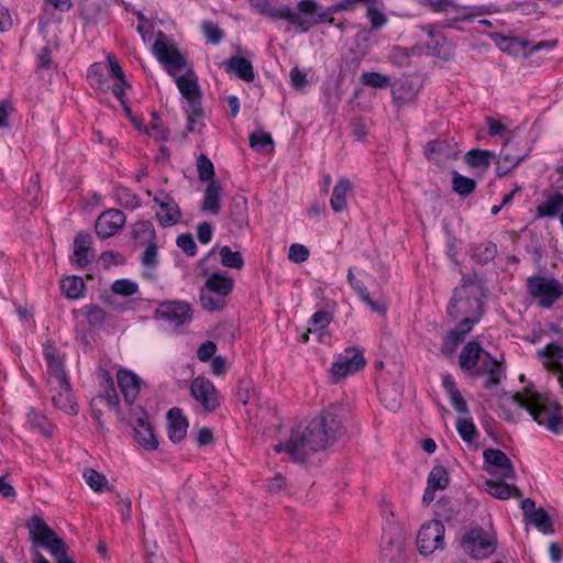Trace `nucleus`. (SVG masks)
<instances>
[{"mask_svg":"<svg viewBox=\"0 0 563 563\" xmlns=\"http://www.w3.org/2000/svg\"><path fill=\"white\" fill-rule=\"evenodd\" d=\"M420 2L434 12H448L454 8L452 0H420Z\"/></svg>","mask_w":563,"mask_h":563,"instance_id":"64","label":"nucleus"},{"mask_svg":"<svg viewBox=\"0 0 563 563\" xmlns=\"http://www.w3.org/2000/svg\"><path fill=\"white\" fill-rule=\"evenodd\" d=\"M223 67L228 73L235 74L239 78L246 82L254 80V69L252 63L242 56H232L223 62Z\"/></svg>","mask_w":563,"mask_h":563,"instance_id":"27","label":"nucleus"},{"mask_svg":"<svg viewBox=\"0 0 563 563\" xmlns=\"http://www.w3.org/2000/svg\"><path fill=\"white\" fill-rule=\"evenodd\" d=\"M529 522L533 523L543 533H553V523L550 516L543 508H539L529 518Z\"/></svg>","mask_w":563,"mask_h":563,"instance_id":"47","label":"nucleus"},{"mask_svg":"<svg viewBox=\"0 0 563 563\" xmlns=\"http://www.w3.org/2000/svg\"><path fill=\"white\" fill-rule=\"evenodd\" d=\"M352 188V183L347 178H341L333 187L330 206L334 212H341L347 208L346 196Z\"/></svg>","mask_w":563,"mask_h":563,"instance_id":"31","label":"nucleus"},{"mask_svg":"<svg viewBox=\"0 0 563 563\" xmlns=\"http://www.w3.org/2000/svg\"><path fill=\"white\" fill-rule=\"evenodd\" d=\"M495 155L493 152L479 148H473L468 151L465 155V162L468 166L475 167H485L487 168L490 164V158Z\"/></svg>","mask_w":563,"mask_h":563,"instance_id":"41","label":"nucleus"},{"mask_svg":"<svg viewBox=\"0 0 563 563\" xmlns=\"http://www.w3.org/2000/svg\"><path fill=\"white\" fill-rule=\"evenodd\" d=\"M252 5L264 15L284 19L297 26L300 32H308L311 23L300 13L294 12L288 5L273 7L267 0H250Z\"/></svg>","mask_w":563,"mask_h":563,"instance_id":"11","label":"nucleus"},{"mask_svg":"<svg viewBox=\"0 0 563 563\" xmlns=\"http://www.w3.org/2000/svg\"><path fill=\"white\" fill-rule=\"evenodd\" d=\"M167 419L169 439L175 443L184 440L187 434L188 421L183 416L181 410L179 408H172L167 412Z\"/></svg>","mask_w":563,"mask_h":563,"instance_id":"25","label":"nucleus"},{"mask_svg":"<svg viewBox=\"0 0 563 563\" xmlns=\"http://www.w3.org/2000/svg\"><path fill=\"white\" fill-rule=\"evenodd\" d=\"M106 70L107 66L101 63H96L90 66L88 78L92 87H97L101 90H106L108 88L106 85L107 80L104 79Z\"/></svg>","mask_w":563,"mask_h":563,"instance_id":"50","label":"nucleus"},{"mask_svg":"<svg viewBox=\"0 0 563 563\" xmlns=\"http://www.w3.org/2000/svg\"><path fill=\"white\" fill-rule=\"evenodd\" d=\"M444 526L441 520L434 519L424 522L417 534V548L421 554L428 555L441 548L444 539Z\"/></svg>","mask_w":563,"mask_h":563,"instance_id":"9","label":"nucleus"},{"mask_svg":"<svg viewBox=\"0 0 563 563\" xmlns=\"http://www.w3.org/2000/svg\"><path fill=\"white\" fill-rule=\"evenodd\" d=\"M483 457L486 463L496 466L500 471L503 478L514 479L516 477L512 463L503 451L497 449H486L483 453Z\"/></svg>","mask_w":563,"mask_h":563,"instance_id":"21","label":"nucleus"},{"mask_svg":"<svg viewBox=\"0 0 563 563\" xmlns=\"http://www.w3.org/2000/svg\"><path fill=\"white\" fill-rule=\"evenodd\" d=\"M111 290L117 295L128 297L135 295L139 291V286L130 279H118L112 284Z\"/></svg>","mask_w":563,"mask_h":563,"instance_id":"55","label":"nucleus"},{"mask_svg":"<svg viewBox=\"0 0 563 563\" xmlns=\"http://www.w3.org/2000/svg\"><path fill=\"white\" fill-rule=\"evenodd\" d=\"M420 53L421 48L418 46L410 48L395 46L391 49L390 60L399 67H407L410 64V57L413 55H419Z\"/></svg>","mask_w":563,"mask_h":563,"instance_id":"42","label":"nucleus"},{"mask_svg":"<svg viewBox=\"0 0 563 563\" xmlns=\"http://www.w3.org/2000/svg\"><path fill=\"white\" fill-rule=\"evenodd\" d=\"M450 483L449 474L443 466H434L428 476V486L434 489H445Z\"/></svg>","mask_w":563,"mask_h":563,"instance_id":"46","label":"nucleus"},{"mask_svg":"<svg viewBox=\"0 0 563 563\" xmlns=\"http://www.w3.org/2000/svg\"><path fill=\"white\" fill-rule=\"evenodd\" d=\"M86 318L90 325L100 327L106 320V312L102 308L91 305L86 308Z\"/></svg>","mask_w":563,"mask_h":563,"instance_id":"57","label":"nucleus"},{"mask_svg":"<svg viewBox=\"0 0 563 563\" xmlns=\"http://www.w3.org/2000/svg\"><path fill=\"white\" fill-rule=\"evenodd\" d=\"M471 327H463L457 323L454 329H451L443 339L440 352L445 357H451L456 347L465 340L466 335L472 331Z\"/></svg>","mask_w":563,"mask_h":563,"instance_id":"26","label":"nucleus"},{"mask_svg":"<svg viewBox=\"0 0 563 563\" xmlns=\"http://www.w3.org/2000/svg\"><path fill=\"white\" fill-rule=\"evenodd\" d=\"M26 527L36 545L47 549L56 558V563H75L67 556V545L56 532L38 516H32Z\"/></svg>","mask_w":563,"mask_h":563,"instance_id":"5","label":"nucleus"},{"mask_svg":"<svg viewBox=\"0 0 563 563\" xmlns=\"http://www.w3.org/2000/svg\"><path fill=\"white\" fill-rule=\"evenodd\" d=\"M82 475L87 485L93 492L101 493L104 489H108L107 477L103 474L97 472L96 470L89 467L85 468Z\"/></svg>","mask_w":563,"mask_h":563,"instance_id":"45","label":"nucleus"},{"mask_svg":"<svg viewBox=\"0 0 563 563\" xmlns=\"http://www.w3.org/2000/svg\"><path fill=\"white\" fill-rule=\"evenodd\" d=\"M380 558L384 563H402L405 560L404 537L393 525L384 531L382 537Z\"/></svg>","mask_w":563,"mask_h":563,"instance_id":"12","label":"nucleus"},{"mask_svg":"<svg viewBox=\"0 0 563 563\" xmlns=\"http://www.w3.org/2000/svg\"><path fill=\"white\" fill-rule=\"evenodd\" d=\"M99 376L101 378V387L103 389L102 394L93 397L90 401V408L93 419L98 422L100 429L103 428V422L101 420L102 410L101 407L103 404L110 409H114L118 411L119 406V397L114 389L113 380L108 371L101 369L99 372Z\"/></svg>","mask_w":563,"mask_h":563,"instance_id":"8","label":"nucleus"},{"mask_svg":"<svg viewBox=\"0 0 563 563\" xmlns=\"http://www.w3.org/2000/svg\"><path fill=\"white\" fill-rule=\"evenodd\" d=\"M361 82L373 88H385L390 85V78L377 71H365L361 75Z\"/></svg>","mask_w":563,"mask_h":563,"instance_id":"49","label":"nucleus"},{"mask_svg":"<svg viewBox=\"0 0 563 563\" xmlns=\"http://www.w3.org/2000/svg\"><path fill=\"white\" fill-rule=\"evenodd\" d=\"M527 291L542 308H551L563 295V285L555 278L530 276L527 279Z\"/></svg>","mask_w":563,"mask_h":563,"instance_id":"6","label":"nucleus"},{"mask_svg":"<svg viewBox=\"0 0 563 563\" xmlns=\"http://www.w3.org/2000/svg\"><path fill=\"white\" fill-rule=\"evenodd\" d=\"M514 401L529 411L533 420L540 426H545L551 432L559 434L563 431V416L561 406L551 402L531 387H526L521 393L512 396Z\"/></svg>","mask_w":563,"mask_h":563,"instance_id":"4","label":"nucleus"},{"mask_svg":"<svg viewBox=\"0 0 563 563\" xmlns=\"http://www.w3.org/2000/svg\"><path fill=\"white\" fill-rule=\"evenodd\" d=\"M497 254V246L493 242H484L472 249V257L482 264L493 261Z\"/></svg>","mask_w":563,"mask_h":563,"instance_id":"44","label":"nucleus"},{"mask_svg":"<svg viewBox=\"0 0 563 563\" xmlns=\"http://www.w3.org/2000/svg\"><path fill=\"white\" fill-rule=\"evenodd\" d=\"M197 170L200 181L211 183L214 179V168L212 162L205 154H200L197 158Z\"/></svg>","mask_w":563,"mask_h":563,"instance_id":"51","label":"nucleus"},{"mask_svg":"<svg viewBox=\"0 0 563 563\" xmlns=\"http://www.w3.org/2000/svg\"><path fill=\"white\" fill-rule=\"evenodd\" d=\"M504 372L505 367L499 361L493 357L489 353H484V357L482 358L479 366L471 373V376H485L484 387L486 389H493L499 385Z\"/></svg>","mask_w":563,"mask_h":563,"instance_id":"16","label":"nucleus"},{"mask_svg":"<svg viewBox=\"0 0 563 563\" xmlns=\"http://www.w3.org/2000/svg\"><path fill=\"white\" fill-rule=\"evenodd\" d=\"M190 391L206 411L211 412L219 407L217 389L209 379L201 376L196 377L191 383Z\"/></svg>","mask_w":563,"mask_h":563,"instance_id":"15","label":"nucleus"},{"mask_svg":"<svg viewBox=\"0 0 563 563\" xmlns=\"http://www.w3.org/2000/svg\"><path fill=\"white\" fill-rule=\"evenodd\" d=\"M497 45L504 52L517 54L520 49L526 48L529 45V42L517 37L500 36V41L497 42Z\"/></svg>","mask_w":563,"mask_h":563,"instance_id":"53","label":"nucleus"},{"mask_svg":"<svg viewBox=\"0 0 563 563\" xmlns=\"http://www.w3.org/2000/svg\"><path fill=\"white\" fill-rule=\"evenodd\" d=\"M485 486L488 494L501 500L508 499L511 495L516 498H520L522 496L517 486L508 485L503 481L489 479L485 482Z\"/></svg>","mask_w":563,"mask_h":563,"instance_id":"35","label":"nucleus"},{"mask_svg":"<svg viewBox=\"0 0 563 563\" xmlns=\"http://www.w3.org/2000/svg\"><path fill=\"white\" fill-rule=\"evenodd\" d=\"M563 210V192L551 195L544 202L537 206V216L553 218Z\"/></svg>","mask_w":563,"mask_h":563,"instance_id":"37","label":"nucleus"},{"mask_svg":"<svg viewBox=\"0 0 563 563\" xmlns=\"http://www.w3.org/2000/svg\"><path fill=\"white\" fill-rule=\"evenodd\" d=\"M360 298L363 302H365L374 312L379 314H385L387 310V302L385 300L374 301L371 299L368 290H365Z\"/></svg>","mask_w":563,"mask_h":563,"instance_id":"63","label":"nucleus"},{"mask_svg":"<svg viewBox=\"0 0 563 563\" xmlns=\"http://www.w3.org/2000/svg\"><path fill=\"white\" fill-rule=\"evenodd\" d=\"M537 354L542 360L547 371L556 374V376L563 373V346L558 343H549L539 350Z\"/></svg>","mask_w":563,"mask_h":563,"instance_id":"20","label":"nucleus"},{"mask_svg":"<svg viewBox=\"0 0 563 563\" xmlns=\"http://www.w3.org/2000/svg\"><path fill=\"white\" fill-rule=\"evenodd\" d=\"M366 15L369 19L372 29H374V30L380 29L387 22L386 15L383 12H380L378 9H376L375 7H369L367 9Z\"/></svg>","mask_w":563,"mask_h":563,"instance_id":"62","label":"nucleus"},{"mask_svg":"<svg viewBox=\"0 0 563 563\" xmlns=\"http://www.w3.org/2000/svg\"><path fill=\"white\" fill-rule=\"evenodd\" d=\"M320 7L318 5L316 0H300L298 2V12L301 16H313L317 15L318 18L313 21L306 18L310 23L311 26L318 23L323 22H330L332 23L334 21V18L332 16L333 13L329 12V9L325 12H319Z\"/></svg>","mask_w":563,"mask_h":563,"instance_id":"30","label":"nucleus"},{"mask_svg":"<svg viewBox=\"0 0 563 563\" xmlns=\"http://www.w3.org/2000/svg\"><path fill=\"white\" fill-rule=\"evenodd\" d=\"M44 357L47 362L46 386L47 390L68 387V376L64 368V361L58 355L56 347L49 341L44 345Z\"/></svg>","mask_w":563,"mask_h":563,"instance_id":"7","label":"nucleus"},{"mask_svg":"<svg viewBox=\"0 0 563 563\" xmlns=\"http://www.w3.org/2000/svg\"><path fill=\"white\" fill-rule=\"evenodd\" d=\"M177 246L189 256H194L197 253V245L191 234H181L177 238Z\"/></svg>","mask_w":563,"mask_h":563,"instance_id":"60","label":"nucleus"},{"mask_svg":"<svg viewBox=\"0 0 563 563\" xmlns=\"http://www.w3.org/2000/svg\"><path fill=\"white\" fill-rule=\"evenodd\" d=\"M130 422L134 430V440L140 445L147 450L157 449L158 440L148 422L146 412L141 407L132 410Z\"/></svg>","mask_w":563,"mask_h":563,"instance_id":"13","label":"nucleus"},{"mask_svg":"<svg viewBox=\"0 0 563 563\" xmlns=\"http://www.w3.org/2000/svg\"><path fill=\"white\" fill-rule=\"evenodd\" d=\"M464 552L474 559H485L495 551V542L483 528L466 532L461 543Z\"/></svg>","mask_w":563,"mask_h":563,"instance_id":"10","label":"nucleus"},{"mask_svg":"<svg viewBox=\"0 0 563 563\" xmlns=\"http://www.w3.org/2000/svg\"><path fill=\"white\" fill-rule=\"evenodd\" d=\"M427 48L429 54L443 60H450L453 58V47L442 34L435 35V38L432 41H428Z\"/></svg>","mask_w":563,"mask_h":563,"instance_id":"38","label":"nucleus"},{"mask_svg":"<svg viewBox=\"0 0 563 563\" xmlns=\"http://www.w3.org/2000/svg\"><path fill=\"white\" fill-rule=\"evenodd\" d=\"M250 146L253 150L269 154L274 151V141L269 133L260 131L250 135Z\"/></svg>","mask_w":563,"mask_h":563,"instance_id":"43","label":"nucleus"},{"mask_svg":"<svg viewBox=\"0 0 563 563\" xmlns=\"http://www.w3.org/2000/svg\"><path fill=\"white\" fill-rule=\"evenodd\" d=\"M456 429L465 442H472L477 433L475 424L471 419L460 418L456 421Z\"/></svg>","mask_w":563,"mask_h":563,"instance_id":"54","label":"nucleus"},{"mask_svg":"<svg viewBox=\"0 0 563 563\" xmlns=\"http://www.w3.org/2000/svg\"><path fill=\"white\" fill-rule=\"evenodd\" d=\"M152 51L167 73L176 79L177 87L189 106H201V95L194 71L188 69L185 76L176 75V71L187 66V60L178 48L173 44H168L165 35L159 33L152 46Z\"/></svg>","mask_w":563,"mask_h":563,"instance_id":"2","label":"nucleus"},{"mask_svg":"<svg viewBox=\"0 0 563 563\" xmlns=\"http://www.w3.org/2000/svg\"><path fill=\"white\" fill-rule=\"evenodd\" d=\"M221 256V264L229 268L241 269L244 265V260L240 252H232L229 246H222L219 251Z\"/></svg>","mask_w":563,"mask_h":563,"instance_id":"48","label":"nucleus"},{"mask_svg":"<svg viewBox=\"0 0 563 563\" xmlns=\"http://www.w3.org/2000/svg\"><path fill=\"white\" fill-rule=\"evenodd\" d=\"M309 250L302 244H291L288 251V258L294 263H302L308 260Z\"/></svg>","mask_w":563,"mask_h":563,"instance_id":"59","label":"nucleus"},{"mask_svg":"<svg viewBox=\"0 0 563 563\" xmlns=\"http://www.w3.org/2000/svg\"><path fill=\"white\" fill-rule=\"evenodd\" d=\"M154 202L159 207V210L156 211V217L163 227H172L179 221L181 216L180 208L170 195L159 192L154 198Z\"/></svg>","mask_w":563,"mask_h":563,"instance_id":"19","label":"nucleus"},{"mask_svg":"<svg viewBox=\"0 0 563 563\" xmlns=\"http://www.w3.org/2000/svg\"><path fill=\"white\" fill-rule=\"evenodd\" d=\"M217 344L212 341L203 342L197 350V357L201 362H208L214 357Z\"/></svg>","mask_w":563,"mask_h":563,"instance_id":"61","label":"nucleus"},{"mask_svg":"<svg viewBox=\"0 0 563 563\" xmlns=\"http://www.w3.org/2000/svg\"><path fill=\"white\" fill-rule=\"evenodd\" d=\"M91 235L79 232L74 240V258L79 267H86L92 260Z\"/></svg>","mask_w":563,"mask_h":563,"instance_id":"29","label":"nucleus"},{"mask_svg":"<svg viewBox=\"0 0 563 563\" xmlns=\"http://www.w3.org/2000/svg\"><path fill=\"white\" fill-rule=\"evenodd\" d=\"M155 313L158 318L177 324H184L191 319L190 306L185 301L162 302Z\"/></svg>","mask_w":563,"mask_h":563,"instance_id":"18","label":"nucleus"},{"mask_svg":"<svg viewBox=\"0 0 563 563\" xmlns=\"http://www.w3.org/2000/svg\"><path fill=\"white\" fill-rule=\"evenodd\" d=\"M125 216L118 209L103 211L96 221V233L101 239L114 235L125 223Z\"/></svg>","mask_w":563,"mask_h":563,"instance_id":"17","label":"nucleus"},{"mask_svg":"<svg viewBox=\"0 0 563 563\" xmlns=\"http://www.w3.org/2000/svg\"><path fill=\"white\" fill-rule=\"evenodd\" d=\"M117 380L125 402L132 405L140 394V378L132 372L119 371Z\"/></svg>","mask_w":563,"mask_h":563,"instance_id":"22","label":"nucleus"},{"mask_svg":"<svg viewBox=\"0 0 563 563\" xmlns=\"http://www.w3.org/2000/svg\"><path fill=\"white\" fill-rule=\"evenodd\" d=\"M27 423L34 428L38 429V431L46 438L51 437V431L45 428L46 417L42 413L31 409L26 415Z\"/></svg>","mask_w":563,"mask_h":563,"instance_id":"56","label":"nucleus"},{"mask_svg":"<svg viewBox=\"0 0 563 563\" xmlns=\"http://www.w3.org/2000/svg\"><path fill=\"white\" fill-rule=\"evenodd\" d=\"M200 302L203 309L208 311L221 310L225 300L222 297H219L212 292L206 294V289H200Z\"/></svg>","mask_w":563,"mask_h":563,"instance_id":"52","label":"nucleus"},{"mask_svg":"<svg viewBox=\"0 0 563 563\" xmlns=\"http://www.w3.org/2000/svg\"><path fill=\"white\" fill-rule=\"evenodd\" d=\"M523 158L521 154H512L509 150V143L507 142L500 153L498 155L496 162V175L498 177L506 176L510 170H512Z\"/></svg>","mask_w":563,"mask_h":563,"instance_id":"32","label":"nucleus"},{"mask_svg":"<svg viewBox=\"0 0 563 563\" xmlns=\"http://www.w3.org/2000/svg\"><path fill=\"white\" fill-rule=\"evenodd\" d=\"M486 353L479 343L471 341L463 346L459 356V365L465 372H473Z\"/></svg>","mask_w":563,"mask_h":563,"instance_id":"23","label":"nucleus"},{"mask_svg":"<svg viewBox=\"0 0 563 563\" xmlns=\"http://www.w3.org/2000/svg\"><path fill=\"white\" fill-rule=\"evenodd\" d=\"M48 393L51 394V400L55 408L71 416H76L78 413V405L73 396L69 382L67 389L57 388L55 390H48Z\"/></svg>","mask_w":563,"mask_h":563,"instance_id":"24","label":"nucleus"},{"mask_svg":"<svg viewBox=\"0 0 563 563\" xmlns=\"http://www.w3.org/2000/svg\"><path fill=\"white\" fill-rule=\"evenodd\" d=\"M233 285V279L228 277L227 274L212 273L207 278L202 288L206 289V294L212 292L224 299L231 294Z\"/></svg>","mask_w":563,"mask_h":563,"instance_id":"28","label":"nucleus"},{"mask_svg":"<svg viewBox=\"0 0 563 563\" xmlns=\"http://www.w3.org/2000/svg\"><path fill=\"white\" fill-rule=\"evenodd\" d=\"M229 217L238 230L247 225V200L245 197L238 196L232 199Z\"/></svg>","mask_w":563,"mask_h":563,"instance_id":"34","label":"nucleus"},{"mask_svg":"<svg viewBox=\"0 0 563 563\" xmlns=\"http://www.w3.org/2000/svg\"><path fill=\"white\" fill-rule=\"evenodd\" d=\"M482 296V289L477 283L463 282L454 289L448 307L449 317L463 327L473 328L483 314Z\"/></svg>","mask_w":563,"mask_h":563,"instance_id":"3","label":"nucleus"},{"mask_svg":"<svg viewBox=\"0 0 563 563\" xmlns=\"http://www.w3.org/2000/svg\"><path fill=\"white\" fill-rule=\"evenodd\" d=\"M202 31L208 41L212 44L219 43L223 37L222 30L213 22L206 21L202 23Z\"/></svg>","mask_w":563,"mask_h":563,"instance_id":"58","label":"nucleus"},{"mask_svg":"<svg viewBox=\"0 0 563 563\" xmlns=\"http://www.w3.org/2000/svg\"><path fill=\"white\" fill-rule=\"evenodd\" d=\"M476 188V181L473 178L465 177L457 172H452V189L460 196L466 197Z\"/></svg>","mask_w":563,"mask_h":563,"instance_id":"40","label":"nucleus"},{"mask_svg":"<svg viewBox=\"0 0 563 563\" xmlns=\"http://www.w3.org/2000/svg\"><path fill=\"white\" fill-rule=\"evenodd\" d=\"M443 387L449 394L450 402L452 407L462 415L468 413V407L466 400L463 398L462 394L457 389L455 383L451 378V376L445 375L442 379Z\"/></svg>","mask_w":563,"mask_h":563,"instance_id":"36","label":"nucleus"},{"mask_svg":"<svg viewBox=\"0 0 563 563\" xmlns=\"http://www.w3.org/2000/svg\"><path fill=\"white\" fill-rule=\"evenodd\" d=\"M365 364L366 361L361 349L345 350L344 354H341L339 360L332 364L331 374L336 379H342L358 372Z\"/></svg>","mask_w":563,"mask_h":563,"instance_id":"14","label":"nucleus"},{"mask_svg":"<svg viewBox=\"0 0 563 563\" xmlns=\"http://www.w3.org/2000/svg\"><path fill=\"white\" fill-rule=\"evenodd\" d=\"M63 294L70 299H78L84 295L85 283L77 276H67L60 280Z\"/></svg>","mask_w":563,"mask_h":563,"instance_id":"39","label":"nucleus"},{"mask_svg":"<svg viewBox=\"0 0 563 563\" xmlns=\"http://www.w3.org/2000/svg\"><path fill=\"white\" fill-rule=\"evenodd\" d=\"M343 432V420L335 407L323 409L318 416L291 429L285 442L275 445L276 452H286L295 462L303 463L309 456L332 446Z\"/></svg>","mask_w":563,"mask_h":563,"instance_id":"1","label":"nucleus"},{"mask_svg":"<svg viewBox=\"0 0 563 563\" xmlns=\"http://www.w3.org/2000/svg\"><path fill=\"white\" fill-rule=\"evenodd\" d=\"M221 191L222 187L219 181L212 180L209 183L205 190L201 210L218 214L221 209Z\"/></svg>","mask_w":563,"mask_h":563,"instance_id":"33","label":"nucleus"}]
</instances>
